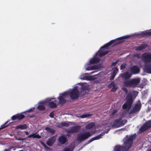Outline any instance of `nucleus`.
<instances>
[{
  "instance_id": "f257e3e1",
  "label": "nucleus",
  "mask_w": 151,
  "mask_h": 151,
  "mask_svg": "<svg viewBox=\"0 0 151 151\" xmlns=\"http://www.w3.org/2000/svg\"><path fill=\"white\" fill-rule=\"evenodd\" d=\"M130 37L129 35H126L120 37H119L117 39L112 40L106 44L104 45L101 47L100 50L96 53L95 54V57L92 58L90 60V63L91 64H96L99 63L100 61V59L98 58H96L95 57L97 56L98 55L100 57H103L109 53V51H104L102 49L104 48H107L109 46L111 45L113 43H114L116 40H122L124 39L128 38Z\"/></svg>"
},
{
  "instance_id": "f03ea898",
  "label": "nucleus",
  "mask_w": 151,
  "mask_h": 151,
  "mask_svg": "<svg viewBox=\"0 0 151 151\" xmlns=\"http://www.w3.org/2000/svg\"><path fill=\"white\" fill-rule=\"evenodd\" d=\"M140 82L139 78H134L130 80L126 81L124 82V85L126 87H135L137 86Z\"/></svg>"
},
{
  "instance_id": "7ed1b4c3",
  "label": "nucleus",
  "mask_w": 151,
  "mask_h": 151,
  "mask_svg": "<svg viewBox=\"0 0 151 151\" xmlns=\"http://www.w3.org/2000/svg\"><path fill=\"white\" fill-rule=\"evenodd\" d=\"M135 137L134 135L130 136L126 135L124 139V144L125 147L127 148V151L131 147L133 143V139Z\"/></svg>"
},
{
  "instance_id": "20e7f679",
  "label": "nucleus",
  "mask_w": 151,
  "mask_h": 151,
  "mask_svg": "<svg viewBox=\"0 0 151 151\" xmlns=\"http://www.w3.org/2000/svg\"><path fill=\"white\" fill-rule=\"evenodd\" d=\"M133 95L132 93H129L127 95L126 97V102L122 106L123 109H129L133 103Z\"/></svg>"
},
{
  "instance_id": "39448f33",
  "label": "nucleus",
  "mask_w": 151,
  "mask_h": 151,
  "mask_svg": "<svg viewBox=\"0 0 151 151\" xmlns=\"http://www.w3.org/2000/svg\"><path fill=\"white\" fill-rule=\"evenodd\" d=\"M127 122V120H123L122 118H119L114 120L113 122L111 123L110 124L113 127H119L124 126Z\"/></svg>"
},
{
  "instance_id": "423d86ee",
  "label": "nucleus",
  "mask_w": 151,
  "mask_h": 151,
  "mask_svg": "<svg viewBox=\"0 0 151 151\" xmlns=\"http://www.w3.org/2000/svg\"><path fill=\"white\" fill-rule=\"evenodd\" d=\"M93 134L90 132H86V133H81L78 135L77 140L78 141L81 142L88 139Z\"/></svg>"
},
{
  "instance_id": "0eeeda50",
  "label": "nucleus",
  "mask_w": 151,
  "mask_h": 151,
  "mask_svg": "<svg viewBox=\"0 0 151 151\" xmlns=\"http://www.w3.org/2000/svg\"><path fill=\"white\" fill-rule=\"evenodd\" d=\"M69 94V93L68 92H65L60 94L58 98L60 104L63 105L67 101L65 99L68 96Z\"/></svg>"
},
{
  "instance_id": "6e6552de",
  "label": "nucleus",
  "mask_w": 151,
  "mask_h": 151,
  "mask_svg": "<svg viewBox=\"0 0 151 151\" xmlns=\"http://www.w3.org/2000/svg\"><path fill=\"white\" fill-rule=\"evenodd\" d=\"M79 92L78 89L75 87L70 92L69 96L72 100H75L78 99L79 96Z\"/></svg>"
},
{
  "instance_id": "1a4fd4ad",
  "label": "nucleus",
  "mask_w": 151,
  "mask_h": 151,
  "mask_svg": "<svg viewBox=\"0 0 151 151\" xmlns=\"http://www.w3.org/2000/svg\"><path fill=\"white\" fill-rule=\"evenodd\" d=\"M151 127V120L146 122L139 129V131L141 132L146 131Z\"/></svg>"
},
{
  "instance_id": "9d476101",
  "label": "nucleus",
  "mask_w": 151,
  "mask_h": 151,
  "mask_svg": "<svg viewBox=\"0 0 151 151\" xmlns=\"http://www.w3.org/2000/svg\"><path fill=\"white\" fill-rule=\"evenodd\" d=\"M142 60L146 62H151V54L145 52L142 55L141 57Z\"/></svg>"
},
{
  "instance_id": "9b49d317",
  "label": "nucleus",
  "mask_w": 151,
  "mask_h": 151,
  "mask_svg": "<svg viewBox=\"0 0 151 151\" xmlns=\"http://www.w3.org/2000/svg\"><path fill=\"white\" fill-rule=\"evenodd\" d=\"M142 104L140 101L139 100L137 103L134 105L133 109L130 111V113L134 114L136 112H139L140 110Z\"/></svg>"
},
{
  "instance_id": "f8f14e48",
  "label": "nucleus",
  "mask_w": 151,
  "mask_h": 151,
  "mask_svg": "<svg viewBox=\"0 0 151 151\" xmlns=\"http://www.w3.org/2000/svg\"><path fill=\"white\" fill-rule=\"evenodd\" d=\"M81 127L79 126H75L72 127L68 131V132L70 133H77L80 131Z\"/></svg>"
},
{
  "instance_id": "ddd939ff",
  "label": "nucleus",
  "mask_w": 151,
  "mask_h": 151,
  "mask_svg": "<svg viewBox=\"0 0 151 151\" xmlns=\"http://www.w3.org/2000/svg\"><path fill=\"white\" fill-rule=\"evenodd\" d=\"M25 117V116L23 114H18L14 115L12 117V120L16 119L21 120Z\"/></svg>"
},
{
  "instance_id": "4468645a",
  "label": "nucleus",
  "mask_w": 151,
  "mask_h": 151,
  "mask_svg": "<svg viewBox=\"0 0 151 151\" xmlns=\"http://www.w3.org/2000/svg\"><path fill=\"white\" fill-rule=\"evenodd\" d=\"M130 69L131 72L134 74L139 73L140 70L139 67L137 65L133 66L131 67Z\"/></svg>"
},
{
  "instance_id": "2eb2a0df",
  "label": "nucleus",
  "mask_w": 151,
  "mask_h": 151,
  "mask_svg": "<svg viewBox=\"0 0 151 151\" xmlns=\"http://www.w3.org/2000/svg\"><path fill=\"white\" fill-rule=\"evenodd\" d=\"M55 138L54 136H53L47 139L46 144L48 146H51L55 142Z\"/></svg>"
},
{
  "instance_id": "dca6fc26",
  "label": "nucleus",
  "mask_w": 151,
  "mask_h": 151,
  "mask_svg": "<svg viewBox=\"0 0 151 151\" xmlns=\"http://www.w3.org/2000/svg\"><path fill=\"white\" fill-rule=\"evenodd\" d=\"M81 79L82 80L92 81L94 80L93 76H86L85 74L82 75L81 76Z\"/></svg>"
},
{
  "instance_id": "f3484780",
  "label": "nucleus",
  "mask_w": 151,
  "mask_h": 151,
  "mask_svg": "<svg viewBox=\"0 0 151 151\" xmlns=\"http://www.w3.org/2000/svg\"><path fill=\"white\" fill-rule=\"evenodd\" d=\"M131 76L132 75L127 72L124 73L120 74V76L124 79H129L131 77Z\"/></svg>"
},
{
  "instance_id": "a211bd4d",
  "label": "nucleus",
  "mask_w": 151,
  "mask_h": 151,
  "mask_svg": "<svg viewBox=\"0 0 151 151\" xmlns=\"http://www.w3.org/2000/svg\"><path fill=\"white\" fill-rule=\"evenodd\" d=\"M104 133H102L99 135L91 138L88 141L87 144H89L94 140L99 139L101 138L102 136L104 135Z\"/></svg>"
},
{
  "instance_id": "6ab92c4d",
  "label": "nucleus",
  "mask_w": 151,
  "mask_h": 151,
  "mask_svg": "<svg viewBox=\"0 0 151 151\" xmlns=\"http://www.w3.org/2000/svg\"><path fill=\"white\" fill-rule=\"evenodd\" d=\"M58 141L61 144H64L67 142V139L64 136H61L59 137Z\"/></svg>"
},
{
  "instance_id": "aec40b11",
  "label": "nucleus",
  "mask_w": 151,
  "mask_h": 151,
  "mask_svg": "<svg viewBox=\"0 0 151 151\" xmlns=\"http://www.w3.org/2000/svg\"><path fill=\"white\" fill-rule=\"evenodd\" d=\"M109 88L112 87L111 90V91L112 92H115L117 89V87L116 86L115 83L113 81L111 82L109 85Z\"/></svg>"
},
{
  "instance_id": "412c9836",
  "label": "nucleus",
  "mask_w": 151,
  "mask_h": 151,
  "mask_svg": "<svg viewBox=\"0 0 151 151\" xmlns=\"http://www.w3.org/2000/svg\"><path fill=\"white\" fill-rule=\"evenodd\" d=\"M124 148L120 145H116L114 148L115 151H124Z\"/></svg>"
},
{
  "instance_id": "4be33fe9",
  "label": "nucleus",
  "mask_w": 151,
  "mask_h": 151,
  "mask_svg": "<svg viewBox=\"0 0 151 151\" xmlns=\"http://www.w3.org/2000/svg\"><path fill=\"white\" fill-rule=\"evenodd\" d=\"M32 137L33 138H37L40 139L41 137L38 134H36V133H34L32 134H30L27 137V138H30Z\"/></svg>"
},
{
  "instance_id": "5701e85b",
  "label": "nucleus",
  "mask_w": 151,
  "mask_h": 151,
  "mask_svg": "<svg viewBox=\"0 0 151 151\" xmlns=\"http://www.w3.org/2000/svg\"><path fill=\"white\" fill-rule=\"evenodd\" d=\"M147 47L146 44H142L138 47L136 49V50L141 51L142 50Z\"/></svg>"
},
{
  "instance_id": "b1692460",
  "label": "nucleus",
  "mask_w": 151,
  "mask_h": 151,
  "mask_svg": "<svg viewBox=\"0 0 151 151\" xmlns=\"http://www.w3.org/2000/svg\"><path fill=\"white\" fill-rule=\"evenodd\" d=\"M27 128V126L25 124L19 125L16 127V129H26Z\"/></svg>"
},
{
  "instance_id": "393cba45",
  "label": "nucleus",
  "mask_w": 151,
  "mask_h": 151,
  "mask_svg": "<svg viewBox=\"0 0 151 151\" xmlns=\"http://www.w3.org/2000/svg\"><path fill=\"white\" fill-rule=\"evenodd\" d=\"M95 124L94 123L91 122L86 126V128L88 129H91L95 126Z\"/></svg>"
},
{
  "instance_id": "a878e982",
  "label": "nucleus",
  "mask_w": 151,
  "mask_h": 151,
  "mask_svg": "<svg viewBox=\"0 0 151 151\" xmlns=\"http://www.w3.org/2000/svg\"><path fill=\"white\" fill-rule=\"evenodd\" d=\"M45 130L48 132L51 133L52 134H53L55 132V130L53 129H52L49 127H45Z\"/></svg>"
},
{
  "instance_id": "bb28decb",
  "label": "nucleus",
  "mask_w": 151,
  "mask_h": 151,
  "mask_svg": "<svg viewBox=\"0 0 151 151\" xmlns=\"http://www.w3.org/2000/svg\"><path fill=\"white\" fill-rule=\"evenodd\" d=\"M145 69L147 73H151V65H147L145 66Z\"/></svg>"
},
{
  "instance_id": "cd10ccee",
  "label": "nucleus",
  "mask_w": 151,
  "mask_h": 151,
  "mask_svg": "<svg viewBox=\"0 0 151 151\" xmlns=\"http://www.w3.org/2000/svg\"><path fill=\"white\" fill-rule=\"evenodd\" d=\"M49 105L50 107L52 108H54L56 107L57 104L52 102H50L49 103Z\"/></svg>"
},
{
  "instance_id": "c85d7f7f",
  "label": "nucleus",
  "mask_w": 151,
  "mask_h": 151,
  "mask_svg": "<svg viewBox=\"0 0 151 151\" xmlns=\"http://www.w3.org/2000/svg\"><path fill=\"white\" fill-rule=\"evenodd\" d=\"M141 35H142L151 36V32L147 31H143L141 33Z\"/></svg>"
},
{
  "instance_id": "c756f323",
  "label": "nucleus",
  "mask_w": 151,
  "mask_h": 151,
  "mask_svg": "<svg viewBox=\"0 0 151 151\" xmlns=\"http://www.w3.org/2000/svg\"><path fill=\"white\" fill-rule=\"evenodd\" d=\"M88 87L84 84H82L81 86V91L84 90H87L88 89Z\"/></svg>"
},
{
  "instance_id": "7c9ffc66",
  "label": "nucleus",
  "mask_w": 151,
  "mask_h": 151,
  "mask_svg": "<svg viewBox=\"0 0 151 151\" xmlns=\"http://www.w3.org/2000/svg\"><path fill=\"white\" fill-rule=\"evenodd\" d=\"M37 109L39 110L43 111L45 109V107L42 105H39L37 107Z\"/></svg>"
},
{
  "instance_id": "2f4dec72",
  "label": "nucleus",
  "mask_w": 151,
  "mask_h": 151,
  "mask_svg": "<svg viewBox=\"0 0 151 151\" xmlns=\"http://www.w3.org/2000/svg\"><path fill=\"white\" fill-rule=\"evenodd\" d=\"M92 115V114H86L80 116V117L81 118H84L90 116Z\"/></svg>"
},
{
  "instance_id": "473e14b6",
  "label": "nucleus",
  "mask_w": 151,
  "mask_h": 151,
  "mask_svg": "<svg viewBox=\"0 0 151 151\" xmlns=\"http://www.w3.org/2000/svg\"><path fill=\"white\" fill-rule=\"evenodd\" d=\"M60 125L64 127H68L69 125V124L66 122H61Z\"/></svg>"
},
{
  "instance_id": "72a5a7b5",
  "label": "nucleus",
  "mask_w": 151,
  "mask_h": 151,
  "mask_svg": "<svg viewBox=\"0 0 151 151\" xmlns=\"http://www.w3.org/2000/svg\"><path fill=\"white\" fill-rule=\"evenodd\" d=\"M118 71V69L117 67H115L113 69V71L111 74L116 76Z\"/></svg>"
},
{
  "instance_id": "f704fd0d",
  "label": "nucleus",
  "mask_w": 151,
  "mask_h": 151,
  "mask_svg": "<svg viewBox=\"0 0 151 151\" xmlns=\"http://www.w3.org/2000/svg\"><path fill=\"white\" fill-rule=\"evenodd\" d=\"M40 143L42 145L45 149L49 150L50 148L48 147L43 142L40 141Z\"/></svg>"
},
{
  "instance_id": "c9c22d12",
  "label": "nucleus",
  "mask_w": 151,
  "mask_h": 151,
  "mask_svg": "<svg viewBox=\"0 0 151 151\" xmlns=\"http://www.w3.org/2000/svg\"><path fill=\"white\" fill-rule=\"evenodd\" d=\"M9 122V121H8L6 122L4 124L1 125L0 128V130L2 129H3L7 126V125H6V124Z\"/></svg>"
},
{
  "instance_id": "e433bc0d",
  "label": "nucleus",
  "mask_w": 151,
  "mask_h": 151,
  "mask_svg": "<svg viewBox=\"0 0 151 151\" xmlns=\"http://www.w3.org/2000/svg\"><path fill=\"white\" fill-rule=\"evenodd\" d=\"M133 96H134L135 97H136L138 94V92L136 91H132V93Z\"/></svg>"
},
{
  "instance_id": "4c0bfd02",
  "label": "nucleus",
  "mask_w": 151,
  "mask_h": 151,
  "mask_svg": "<svg viewBox=\"0 0 151 151\" xmlns=\"http://www.w3.org/2000/svg\"><path fill=\"white\" fill-rule=\"evenodd\" d=\"M99 68V66L98 65H95L91 66V69H92V70L98 69Z\"/></svg>"
},
{
  "instance_id": "58836bf2",
  "label": "nucleus",
  "mask_w": 151,
  "mask_h": 151,
  "mask_svg": "<svg viewBox=\"0 0 151 151\" xmlns=\"http://www.w3.org/2000/svg\"><path fill=\"white\" fill-rule=\"evenodd\" d=\"M133 56L134 57H136L138 59H139L140 58V54H135Z\"/></svg>"
},
{
  "instance_id": "ea45409f",
  "label": "nucleus",
  "mask_w": 151,
  "mask_h": 151,
  "mask_svg": "<svg viewBox=\"0 0 151 151\" xmlns=\"http://www.w3.org/2000/svg\"><path fill=\"white\" fill-rule=\"evenodd\" d=\"M118 62V61H116L112 63L111 64V66H115L117 64Z\"/></svg>"
},
{
  "instance_id": "a19ab883",
  "label": "nucleus",
  "mask_w": 151,
  "mask_h": 151,
  "mask_svg": "<svg viewBox=\"0 0 151 151\" xmlns=\"http://www.w3.org/2000/svg\"><path fill=\"white\" fill-rule=\"evenodd\" d=\"M53 112V111H52L50 113L49 116L51 118L54 117V114Z\"/></svg>"
},
{
  "instance_id": "79ce46f5",
  "label": "nucleus",
  "mask_w": 151,
  "mask_h": 151,
  "mask_svg": "<svg viewBox=\"0 0 151 151\" xmlns=\"http://www.w3.org/2000/svg\"><path fill=\"white\" fill-rule=\"evenodd\" d=\"M115 76L111 74V76H110V80H114L115 77Z\"/></svg>"
},
{
  "instance_id": "37998d69",
  "label": "nucleus",
  "mask_w": 151,
  "mask_h": 151,
  "mask_svg": "<svg viewBox=\"0 0 151 151\" xmlns=\"http://www.w3.org/2000/svg\"><path fill=\"white\" fill-rule=\"evenodd\" d=\"M118 111L116 109H114L113 110V111L112 112V113L111 114V115H113L114 114H115Z\"/></svg>"
},
{
  "instance_id": "c03bdc74",
  "label": "nucleus",
  "mask_w": 151,
  "mask_h": 151,
  "mask_svg": "<svg viewBox=\"0 0 151 151\" xmlns=\"http://www.w3.org/2000/svg\"><path fill=\"white\" fill-rule=\"evenodd\" d=\"M125 68V66L124 65L122 64L120 66V69L121 70L122 69H124Z\"/></svg>"
},
{
  "instance_id": "a18cd8bd",
  "label": "nucleus",
  "mask_w": 151,
  "mask_h": 151,
  "mask_svg": "<svg viewBox=\"0 0 151 151\" xmlns=\"http://www.w3.org/2000/svg\"><path fill=\"white\" fill-rule=\"evenodd\" d=\"M15 139H16L17 140H22V141H23L26 139L25 138H19H19L16 137V138Z\"/></svg>"
},
{
  "instance_id": "49530a36",
  "label": "nucleus",
  "mask_w": 151,
  "mask_h": 151,
  "mask_svg": "<svg viewBox=\"0 0 151 151\" xmlns=\"http://www.w3.org/2000/svg\"><path fill=\"white\" fill-rule=\"evenodd\" d=\"M86 70H92V69H91V66L88 67L86 68Z\"/></svg>"
},
{
  "instance_id": "de8ad7c7",
  "label": "nucleus",
  "mask_w": 151,
  "mask_h": 151,
  "mask_svg": "<svg viewBox=\"0 0 151 151\" xmlns=\"http://www.w3.org/2000/svg\"><path fill=\"white\" fill-rule=\"evenodd\" d=\"M123 91L125 92V94L126 95L128 93V90L126 88H124Z\"/></svg>"
},
{
  "instance_id": "09e8293b",
  "label": "nucleus",
  "mask_w": 151,
  "mask_h": 151,
  "mask_svg": "<svg viewBox=\"0 0 151 151\" xmlns=\"http://www.w3.org/2000/svg\"><path fill=\"white\" fill-rule=\"evenodd\" d=\"M63 151H70V149L68 148H66L64 149Z\"/></svg>"
},
{
  "instance_id": "8fccbe9b",
  "label": "nucleus",
  "mask_w": 151,
  "mask_h": 151,
  "mask_svg": "<svg viewBox=\"0 0 151 151\" xmlns=\"http://www.w3.org/2000/svg\"><path fill=\"white\" fill-rule=\"evenodd\" d=\"M12 147H10L8 149H5L4 151H10Z\"/></svg>"
},
{
  "instance_id": "3c124183",
  "label": "nucleus",
  "mask_w": 151,
  "mask_h": 151,
  "mask_svg": "<svg viewBox=\"0 0 151 151\" xmlns=\"http://www.w3.org/2000/svg\"><path fill=\"white\" fill-rule=\"evenodd\" d=\"M32 109H30L29 110H28L27 112H31V111H32Z\"/></svg>"
},
{
  "instance_id": "603ef678",
  "label": "nucleus",
  "mask_w": 151,
  "mask_h": 151,
  "mask_svg": "<svg viewBox=\"0 0 151 151\" xmlns=\"http://www.w3.org/2000/svg\"><path fill=\"white\" fill-rule=\"evenodd\" d=\"M24 132L26 135H27L28 134V132L27 131H25Z\"/></svg>"
},
{
  "instance_id": "864d4df0",
  "label": "nucleus",
  "mask_w": 151,
  "mask_h": 151,
  "mask_svg": "<svg viewBox=\"0 0 151 151\" xmlns=\"http://www.w3.org/2000/svg\"><path fill=\"white\" fill-rule=\"evenodd\" d=\"M120 43H121V42H119L116 43H115V44H120Z\"/></svg>"
},
{
  "instance_id": "5fc2aeb1",
  "label": "nucleus",
  "mask_w": 151,
  "mask_h": 151,
  "mask_svg": "<svg viewBox=\"0 0 151 151\" xmlns=\"http://www.w3.org/2000/svg\"><path fill=\"white\" fill-rule=\"evenodd\" d=\"M147 151H151V148L150 149H148L147 150Z\"/></svg>"
},
{
  "instance_id": "6e6d98bb",
  "label": "nucleus",
  "mask_w": 151,
  "mask_h": 151,
  "mask_svg": "<svg viewBox=\"0 0 151 151\" xmlns=\"http://www.w3.org/2000/svg\"><path fill=\"white\" fill-rule=\"evenodd\" d=\"M108 127H109V128L108 129H110V126H107Z\"/></svg>"
},
{
  "instance_id": "4d7b16f0",
  "label": "nucleus",
  "mask_w": 151,
  "mask_h": 151,
  "mask_svg": "<svg viewBox=\"0 0 151 151\" xmlns=\"http://www.w3.org/2000/svg\"><path fill=\"white\" fill-rule=\"evenodd\" d=\"M56 101H57V100H55L54 101L55 102H56Z\"/></svg>"
},
{
  "instance_id": "13d9d810",
  "label": "nucleus",
  "mask_w": 151,
  "mask_h": 151,
  "mask_svg": "<svg viewBox=\"0 0 151 151\" xmlns=\"http://www.w3.org/2000/svg\"><path fill=\"white\" fill-rule=\"evenodd\" d=\"M19 151H23V150H19Z\"/></svg>"
}]
</instances>
